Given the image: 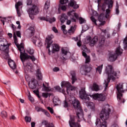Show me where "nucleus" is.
I'll return each instance as SVG.
<instances>
[{"label": "nucleus", "instance_id": "obj_1", "mask_svg": "<svg viewBox=\"0 0 127 127\" xmlns=\"http://www.w3.org/2000/svg\"><path fill=\"white\" fill-rule=\"evenodd\" d=\"M13 38L14 40V43L16 45L19 51L20 52V59H21L23 65H24V62L26 61L27 59H31L33 62V61H35V60H36L35 57L33 56H29L27 54L24 53V47L23 46V44H21L19 45L17 44V38H16L15 34H13Z\"/></svg>", "mask_w": 127, "mask_h": 127}, {"label": "nucleus", "instance_id": "obj_2", "mask_svg": "<svg viewBox=\"0 0 127 127\" xmlns=\"http://www.w3.org/2000/svg\"><path fill=\"white\" fill-rule=\"evenodd\" d=\"M111 112V109H103L100 114V119H97L96 120L95 125L96 127H107L108 124L107 123V120L109 119V115Z\"/></svg>", "mask_w": 127, "mask_h": 127}, {"label": "nucleus", "instance_id": "obj_3", "mask_svg": "<svg viewBox=\"0 0 127 127\" xmlns=\"http://www.w3.org/2000/svg\"><path fill=\"white\" fill-rule=\"evenodd\" d=\"M90 97L93 98L94 100H97L99 102H104L106 100V96L104 94L96 93L91 96L87 94L85 88L81 89L79 91V98L82 100L90 101Z\"/></svg>", "mask_w": 127, "mask_h": 127}, {"label": "nucleus", "instance_id": "obj_4", "mask_svg": "<svg viewBox=\"0 0 127 127\" xmlns=\"http://www.w3.org/2000/svg\"><path fill=\"white\" fill-rule=\"evenodd\" d=\"M105 72L108 76V78L106 80H105L104 82V84L105 85L106 90V89H108V86H109V83H110L111 79H112L113 81H114V80H116V77L119 78L121 74V72L120 71L117 72H115L113 69V66L111 65H108V66L106 67Z\"/></svg>", "mask_w": 127, "mask_h": 127}, {"label": "nucleus", "instance_id": "obj_5", "mask_svg": "<svg viewBox=\"0 0 127 127\" xmlns=\"http://www.w3.org/2000/svg\"><path fill=\"white\" fill-rule=\"evenodd\" d=\"M72 105L75 110L76 118L78 119L77 121L81 122L84 120V122H86V120L84 119V112H83L80 102L78 100L74 99L72 101Z\"/></svg>", "mask_w": 127, "mask_h": 127}, {"label": "nucleus", "instance_id": "obj_6", "mask_svg": "<svg viewBox=\"0 0 127 127\" xmlns=\"http://www.w3.org/2000/svg\"><path fill=\"white\" fill-rule=\"evenodd\" d=\"M123 54V49H121L120 47H118L116 49L115 53H111L109 55V61L114 62L117 60L118 56L121 55Z\"/></svg>", "mask_w": 127, "mask_h": 127}, {"label": "nucleus", "instance_id": "obj_7", "mask_svg": "<svg viewBox=\"0 0 127 127\" xmlns=\"http://www.w3.org/2000/svg\"><path fill=\"white\" fill-rule=\"evenodd\" d=\"M27 11L31 19H34V15H36L39 12V10L37 6L32 5V7L27 10Z\"/></svg>", "mask_w": 127, "mask_h": 127}, {"label": "nucleus", "instance_id": "obj_8", "mask_svg": "<svg viewBox=\"0 0 127 127\" xmlns=\"http://www.w3.org/2000/svg\"><path fill=\"white\" fill-rule=\"evenodd\" d=\"M116 88L118 91L117 98L118 100L121 101V100H122V98H123V94H122V93H124V92H125L124 91V85L123 83H120L118 84Z\"/></svg>", "mask_w": 127, "mask_h": 127}, {"label": "nucleus", "instance_id": "obj_9", "mask_svg": "<svg viewBox=\"0 0 127 127\" xmlns=\"http://www.w3.org/2000/svg\"><path fill=\"white\" fill-rule=\"evenodd\" d=\"M9 46H8L7 43V41L5 39H0V50H4L6 48H8Z\"/></svg>", "mask_w": 127, "mask_h": 127}, {"label": "nucleus", "instance_id": "obj_10", "mask_svg": "<svg viewBox=\"0 0 127 127\" xmlns=\"http://www.w3.org/2000/svg\"><path fill=\"white\" fill-rule=\"evenodd\" d=\"M91 71V67L88 66L87 65L85 64L82 65L80 68V73L81 75H86V73H89Z\"/></svg>", "mask_w": 127, "mask_h": 127}, {"label": "nucleus", "instance_id": "obj_11", "mask_svg": "<svg viewBox=\"0 0 127 127\" xmlns=\"http://www.w3.org/2000/svg\"><path fill=\"white\" fill-rule=\"evenodd\" d=\"M38 84V82L35 78H32L28 83V86L30 89H35Z\"/></svg>", "mask_w": 127, "mask_h": 127}, {"label": "nucleus", "instance_id": "obj_12", "mask_svg": "<svg viewBox=\"0 0 127 127\" xmlns=\"http://www.w3.org/2000/svg\"><path fill=\"white\" fill-rule=\"evenodd\" d=\"M54 38V36L53 35H49L46 39V43L45 44L46 45L47 43V48H50V45L53 43V41H52V39Z\"/></svg>", "mask_w": 127, "mask_h": 127}, {"label": "nucleus", "instance_id": "obj_13", "mask_svg": "<svg viewBox=\"0 0 127 127\" xmlns=\"http://www.w3.org/2000/svg\"><path fill=\"white\" fill-rule=\"evenodd\" d=\"M68 53V51L65 49H62V53L61 54V59L63 60V61H66L67 59H68V57H67V54Z\"/></svg>", "mask_w": 127, "mask_h": 127}, {"label": "nucleus", "instance_id": "obj_14", "mask_svg": "<svg viewBox=\"0 0 127 127\" xmlns=\"http://www.w3.org/2000/svg\"><path fill=\"white\" fill-rule=\"evenodd\" d=\"M69 124L70 127H80V125L78 123H75V120L73 117L70 116Z\"/></svg>", "mask_w": 127, "mask_h": 127}, {"label": "nucleus", "instance_id": "obj_15", "mask_svg": "<svg viewBox=\"0 0 127 127\" xmlns=\"http://www.w3.org/2000/svg\"><path fill=\"white\" fill-rule=\"evenodd\" d=\"M32 42L34 44H35L36 45L37 44V46L39 47L42 46V42H41V41L39 38H37V37H34L32 38Z\"/></svg>", "mask_w": 127, "mask_h": 127}, {"label": "nucleus", "instance_id": "obj_16", "mask_svg": "<svg viewBox=\"0 0 127 127\" xmlns=\"http://www.w3.org/2000/svg\"><path fill=\"white\" fill-rule=\"evenodd\" d=\"M68 5L74 9H77V8H79V5L77 4V2L75 0H70Z\"/></svg>", "mask_w": 127, "mask_h": 127}, {"label": "nucleus", "instance_id": "obj_17", "mask_svg": "<svg viewBox=\"0 0 127 127\" xmlns=\"http://www.w3.org/2000/svg\"><path fill=\"white\" fill-rule=\"evenodd\" d=\"M9 49V48H7L6 49H4V50H1V51H2L3 57L4 59H8L9 57V55H8Z\"/></svg>", "mask_w": 127, "mask_h": 127}, {"label": "nucleus", "instance_id": "obj_18", "mask_svg": "<svg viewBox=\"0 0 127 127\" xmlns=\"http://www.w3.org/2000/svg\"><path fill=\"white\" fill-rule=\"evenodd\" d=\"M20 5H22V2L18 1L15 5V8H16V11H17V14L18 16H21V13H20V12L19 11V10L18 9V7L20 6Z\"/></svg>", "mask_w": 127, "mask_h": 127}, {"label": "nucleus", "instance_id": "obj_19", "mask_svg": "<svg viewBox=\"0 0 127 127\" xmlns=\"http://www.w3.org/2000/svg\"><path fill=\"white\" fill-rule=\"evenodd\" d=\"M8 65L10 68L13 69V70H14L16 68V64H15V63L12 60H9L8 61Z\"/></svg>", "mask_w": 127, "mask_h": 127}, {"label": "nucleus", "instance_id": "obj_20", "mask_svg": "<svg viewBox=\"0 0 127 127\" xmlns=\"http://www.w3.org/2000/svg\"><path fill=\"white\" fill-rule=\"evenodd\" d=\"M70 75L71 76V79L72 80V84H74L77 81V77L76 76V72L74 71H70Z\"/></svg>", "mask_w": 127, "mask_h": 127}, {"label": "nucleus", "instance_id": "obj_21", "mask_svg": "<svg viewBox=\"0 0 127 127\" xmlns=\"http://www.w3.org/2000/svg\"><path fill=\"white\" fill-rule=\"evenodd\" d=\"M42 125L45 126L46 127H54V125L52 123H48V121L46 120H43L42 122Z\"/></svg>", "mask_w": 127, "mask_h": 127}, {"label": "nucleus", "instance_id": "obj_22", "mask_svg": "<svg viewBox=\"0 0 127 127\" xmlns=\"http://www.w3.org/2000/svg\"><path fill=\"white\" fill-rule=\"evenodd\" d=\"M36 76L37 77V79L40 81V80H42V73H41V71H40V69H38L36 71Z\"/></svg>", "mask_w": 127, "mask_h": 127}, {"label": "nucleus", "instance_id": "obj_23", "mask_svg": "<svg viewBox=\"0 0 127 127\" xmlns=\"http://www.w3.org/2000/svg\"><path fill=\"white\" fill-rule=\"evenodd\" d=\"M75 90L76 87L74 86H72L71 85L69 87H67V88L66 89V92L67 93V94L69 95L72 94V92H71V91Z\"/></svg>", "mask_w": 127, "mask_h": 127}, {"label": "nucleus", "instance_id": "obj_24", "mask_svg": "<svg viewBox=\"0 0 127 127\" xmlns=\"http://www.w3.org/2000/svg\"><path fill=\"white\" fill-rule=\"evenodd\" d=\"M53 46V50L52 52L53 53H55V52H57L60 50L59 46L56 44L52 45Z\"/></svg>", "mask_w": 127, "mask_h": 127}, {"label": "nucleus", "instance_id": "obj_25", "mask_svg": "<svg viewBox=\"0 0 127 127\" xmlns=\"http://www.w3.org/2000/svg\"><path fill=\"white\" fill-rule=\"evenodd\" d=\"M28 32L29 33V36H33L35 32V30L34 29V27H31L28 29Z\"/></svg>", "mask_w": 127, "mask_h": 127}, {"label": "nucleus", "instance_id": "obj_26", "mask_svg": "<svg viewBox=\"0 0 127 127\" xmlns=\"http://www.w3.org/2000/svg\"><path fill=\"white\" fill-rule=\"evenodd\" d=\"M104 43H105V36H101L99 38V46H102V45H104Z\"/></svg>", "mask_w": 127, "mask_h": 127}, {"label": "nucleus", "instance_id": "obj_27", "mask_svg": "<svg viewBox=\"0 0 127 127\" xmlns=\"http://www.w3.org/2000/svg\"><path fill=\"white\" fill-rule=\"evenodd\" d=\"M71 86V83H69L67 81H63L61 84V87H65L66 89H68Z\"/></svg>", "mask_w": 127, "mask_h": 127}, {"label": "nucleus", "instance_id": "obj_28", "mask_svg": "<svg viewBox=\"0 0 127 127\" xmlns=\"http://www.w3.org/2000/svg\"><path fill=\"white\" fill-rule=\"evenodd\" d=\"M68 19V16H67V15H66L65 14H62L61 15V22L62 23H64V22H65V20H66V19Z\"/></svg>", "mask_w": 127, "mask_h": 127}, {"label": "nucleus", "instance_id": "obj_29", "mask_svg": "<svg viewBox=\"0 0 127 127\" xmlns=\"http://www.w3.org/2000/svg\"><path fill=\"white\" fill-rule=\"evenodd\" d=\"M75 30H76V28L72 26L68 30L67 33H68L69 35H72V34H74V33H75Z\"/></svg>", "mask_w": 127, "mask_h": 127}, {"label": "nucleus", "instance_id": "obj_30", "mask_svg": "<svg viewBox=\"0 0 127 127\" xmlns=\"http://www.w3.org/2000/svg\"><path fill=\"white\" fill-rule=\"evenodd\" d=\"M77 17L78 15L77 14V13H74L73 15L70 17V20L73 22H76Z\"/></svg>", "mask_w": 127, "mask_h": 127}, {"label": "nucleus", "instance_id": "obj_31", "mask_svg": "<svg viewBox=\"0 0 127 127\" xmlns=\"http://www.w3.org/2000/svg\"><path fill=\"white\" fill-rule=\"evenodd\" d=\"M98 41H99V38H98V37L95 36L91 40V44H92V45H95V44H97Z\"/></svg>", "mask_w": 127, "mask_h": 127}, {"label": "nucleus", "instance_id": "obj_32", "mask_svg": "<svg viewBox=\"0 0 127 127\" xmlns=\"http://www.w3.org/2000/svg\"><path fill=\"white\" fill-rule=\"evenodd\" d=\"M0 116L3 119H6V118H7V112H6V111H3L1 112Z\"/></svg>", "mask_w": 127, "mask_h": 127}, {"label": "nucleus", "instance_id": "obj_33", "mask_svg": "<svg viewBox=\"0 0 127 127\" xmlns=\"http://www.w3.org/2000/svg\"><path fill=\"white\" fill-rule=\"evenodd\" d=\"M50 7V0H48L45 3L44 9H48Z\"/></svg>", "mask_w": 127, "mask_h": 127}, {"label": "nucleus", "instance_id": "obj_34", "mask_svg": "<svg viewBox=\"0 0 127 127\" xmlns=\"http://www.w3.org/2000/svg\"><path fill=\"white\" fill-rule=\"evenodd\" d=\"M26 68H27L28 71H30V72H33V71H34V68L30 65L27 64L26 65Z\"/></svg>", "mask_w": 127, "mask_h": 127}, {"label": "nucleus", "instance_id": "obj_35", "mask_svg": "<svg viewBox=\"0 0 127 127\" xmlns=\"http://www.w3.org/2000/svg\"><path fill=\"white\" fill-rule=\"evenodd\" d=\"M113 4H114V1H113V0L107 1V4H108V8H112V7H113Z\"/></svg>", "mask_w": 127, "mask_h": 127}, {"label": "nucleus", "instance_id": "obj_36", "mask_svg": "<svg viewBox=\"0 0 127 127\" xmlns=\"http://www.w3.org/2000/svg\"><path fill=\"white\" fill-rule=\"evenodd\" d=\"M93 89L94 91H96V92H98V91H99V90H100V88L99 87V85H98L96 83L93 84Z\"/></svg>", "mask_w": 127, "mask_h": 127}, {"label": "nucleus", "instance_id": "obj_37", "mask_svg": "<svg viewBox=\"0 0 127 127\" xmlns=\"http://www.w3.org/2000/svg\"><path fill=\"white\" fill-rule=\"evenodd\" d=\"M55 88L58 92H62V93H63V94H64V93H65V90L63 89L62 90H61V87H60V86H56L55 87Z\"/></svg>", "mask_w": 127, "mask_h": 127}, {"label": "nucleus", "instance_id": "obj_38", "mask_svg": "<svg viewBox=\"0 0 127 127\" xmlns=\"http://www.w3.org/2000/svg\"><path fill=\"white\" fill-rule=\"evenodd\" d=\"M102 32L104 33V35H106V34L107 35V38H110V37H111V35L110 34V33H109V32H107V30H102Z\"/></svg>", "mask_w": 127, "mask_h": 127}, {"label": "nucleus", "instance_id": "obj_39", "mask_svg": "<svg viewBox=\"0 0 127 127\" xmlns=\"http://www.w3.org/2000/svg\"><path fill=\"white\" fill-rule=\"evenodd\" d=\"M103 69V64H101L100 66H98L96 68V71L98 72L99 74L102 73V69Z\"/></svg>", "mask_w": 127, "mask_h": 127}, {"label": "nucleus", "instance_id": "obj_40", "mask_svg": "<svg viewBox=\"0 0 127 127\" xmlns=\"http://www.w3.org/2000/svg\"><path fill=\"white\" fill-rule=\"evenodd\" d=\"M92 38L90 36H88L86 37V38L85 39V43L88 44V43H91V41Z\"/></svg>", "mask_w": 127, "mask_h": 127}, {"label": "nucleus", "instance_id": "obj_41", "mask_svg": "<svg viewBox=\"0 0 127 127\" xmlns=\"http://www.w3.org/2000/svg\"><path fill=\"white\" fill-rule=\"evenodd\" d=\"M42 96L44 98H47L48 97H50L51 96V93H43Z\"/></svg>", "mask_w": 127, "mask_h": 127}, {"label": "nucleus", "instance_id": "obj_42", "mask_svg": "<svg viewBox=\"0 0 127 127\" xmlns=\"http://www.w3.org/2000/svg\"><path fill=\"white\" fill-rule=\"evenodd\" d=\"M89 107L92 111H95V104L93 102L89 103Z\"/></svg>", "mask_w": 127, "mask_h": 127}, {"label": "nucleus", "instance_id": "obj_43", "mask_svg": "<svg viewBox=\"0 0 127 127\" xmlns=\"http://www.w3.org/2000/svg\"><path fill=\"white\" fill-rule=\"evenodd\" d=\"M60 8L63 10V11H65L67 9V5H61L60 6Z\"/></svg>", "mask_w": 127, "mask_h": 127}, {"label": "nucleus", "instance_id": "obj_44", "mask_svg": "<svg viewBox=\"0 0 127 127\" xmlns=\"http://www.w3.org/2000/svg\"><path fill=\"white\" fill-rule=\"evenodd\" d=\"M27 52H28V53H29V54H30V55H33V54H34V50L30 48L28 49Z\"/></svg>", "mask_w": 127, "mask_h": 127}, {"label": "nucleus", "instance_id": "obj_45", "mask_svg": "<svg viewBox=\"0 0 127 127\" xmlns=\"http://www.w3.org/2000/svg\"><path fill=\"white\" fill-rule=\"evenodd\" d=\"M25 121L26 123H30L31 122V117L29 116L25 117Z\"/></svg>", "mask_w": 127, "mask_h": 127}, {"label": "nucleus", "instance_id": "obj_46", "mask_svg": "<svg viewBox=\"0 0 127 127\" xmlns=\"http://www.w3.org/2000/svg\"><path fill=\"white\" fill-rule=\"evenodd\" d=\"M91 20L92 21V22L94 23V24H95V25H97V20L94 17V16H92L90 17Z\"/></svg>", "mask_w": 127, "mask_h": 127}, {"label": "nucleus", "instance_id": "obj_47", "mask_svg": "<svg viewBox=\"0 0 127 127\" xmlns=\"http://www.w3.org/2000/svg\"><path fill=\"white\" fill-rule=\"evenodd\" d=\"M35 110L37 111V112H43L44 111V109L39 107H35Z\"/></svg>", "mask_w": 127, "mask_h": 127}, {"label": "nucleus", "instance_id": "obj_48", "mask_svg": "<svg viewBox=\"0 0 127 127\" xmlns=\"http://www.w3.org/2000/svg\"><path fill=\"white\" fill-rule=\"evenodd\" d=\"M85 22H86V20H85V19L80 17L79 18V23H80V24H83V23H85Z\"/></svg>", "mask_w": 127, "mask_h": 127}, {"label": "nucleus", "instance_id": "obj_49", "mask_svg": "<svg viewBox=\"0 0 127 127\" xmlns=\"http://www.w3.org/2000/svg\"><path fill=\"white\" fill-rule=\"evenodd\" d=\"M69 1V0H60V3L61 4H65Z\"/></svg>", "mask_w": 127, "mask_h": 127}, {"label": "nucleus", "instance_id": "obj_50", "mask_svg": "<svg viewBox=\"0 0 127 127\" xmlns=\"http://www.w3.org/2000/svg\"><path fill=\"white\" fill-rule=\"evenodd\" d=\"M33 93H34V94L37 96L38 98H40V96L39 95V91L38 90H34Z\"/></svg>", "mask_w": 127, "mask_h": 127}, {"label": "nucleus", "instance_id": "obj_51", "mask_svg": "<svg viewBox=\"0 0 127 127\" xmlns=\"http://www.w3.org/2000/svg\"><path fill=\"white\" fill-rule=\"evenodd\" d=\"M85 63H89L91 61V59L90 58V56H88L87 57H85Z\"/></svg>", "mask_w": 127, "mask_h": 127}, {"label": "nucleus", "instance_id": "obj_52", "mask_svg": "<svg viewBox=\"0 0 127 127\" xmlns=\"http://www.w3.org/2000/svg\"><path fill=\"white\" fill-rule=\"evenodd\" d=\"M28 97L29 101H30L31 102H33V101H34V99H33V98H32L30 95V92H29V95Z\"/></svg>", "mask_w": 127, "mask_h": 127}, {"label": "nucleus", "instance_id": "obj_53", "mask_svg": "<svg viewBox=\"0 0 127 127\" xmlns=\"http://www.w3.org/2000/svg\"><path fill=\"white\" fill-rule=\"evenodd\" d=\"M44 91H45V92H50L51 91V89L50 88V87H48L46 86L44 89Z\"/></svg>", "mask_w": 127, "mask_h": 127}, {"label": "nucleus", "instance_id": "obj_54", "mask_svg": "<svg viewBox=\"0 0 127 127\" xmlns=\"http://www.w3.org/2000/svg\"><path fill=\"white\" fill-rule=\"evenodd\" d=\"M64 108H68V102L66 100H64Z\"/></svg>", "mask_w": 127, "mask_h": 127}, {"label": "nucleus", "instance_id": "obj_55", "mask_svg": "<svg viewBox=\"0 0 127 127\" xmlns=\"http://www.w3.org/2000/svg\"><path fill=\"white\" fill-rule=\"evenodd\" d=\"M43 113H44L45 115H46L47 117H50V114H49V112H47V111L44 110Z\"/></svg>", "mask_w": 127, "mask_h": 127}, {"label": "nucleus", "instance_id": "obj_56", "mask_svg": "<svg viewBox=\"0 0 127 127\" xmlns=\"http://www.w3.org/2000/svg\"><path fill=\"white\" fill-rule=\"evenodd\" d=\"M52 30L55 33H58V30L56 27H53L52 28Z\"/></svg>", "mask_w": 127, "mask_h": 127}, {"label": "nucleus", "instance_id": "obj_57", "mask_svg": "<svg viewBox=\"0 0 127 127\" xmlns=\"http://www.w3.org/2000/svg\"><path fill=\"white\" fill-rule=\"evenodd\" d=\"M47 109L49 111H50L51 114H53L54 113V111H53V109L50 107H48Z\"/></svg>", "mask_w": 127, "mask_h": 127}, {"label": "nucleus", "instance_id": "obj_58", "mask_svg": "<svg viewBox=\"0 0 127 127\" xmlns=\"http://www.w3.org/2000/svg\"><path fill=\"white\" fill-rule=\"evenodd\" d=\"M124 44L125 45L126 47H127V37H126L123 42Z\"/></svg>", "mask_w": 127, "mask_h": 127}, {"label": "nucleus", "instance_id": "obj_59", "mask_svg": "<svg viewBox=\"0 0 127 127\" xmlns=\"http://www.w3.org/2000/svg\"><path fill=\"white\" fill-rule=\"evenodd\" d=\"M98 19L99 21H103V20L104 19V17L102 15H100L98 17Z\"/></svg>", "mask_w": 127, "mask_h": 127}, {"label": "nucleus", "instance_id": "obj_60", "mask_svg": "<svg viewBox=\"0 0 127 127\" xmlns=\"http://www.w3.org/2000/svg\"><path fill=\"white\" fill-rule=\"evenodd\" d=\"M31 3H32V0H27V4L28 5H31Z\"/></svg>", "mask_w": 127, "mask_h": 127}, {"label": "nucleus", "instance_id": "obj_61", "mask_svg": "<svg viewBox=\"0 0 127 127\" xmlns=\"http://www.w3.org/2000/svg\"><path fill=\"white\" fill-rule=\"evenodd\" d=\"M53 102H54V104H55V105L58 106V102H59V101L56 100V99H54Z\"/></svg>", "mask_w": 127, "mask_h": 127}, {"label": "nucleus", "instance_id": "obj_62", "mask_svg": "<svg viewBox=\"0 0 127 127\" xmlns=\"http://www.w3.org/2000/svg\"><path fill=\"white\" fill-rule=\"evenodd\" d=\"M56 21V18H55V17L54 18H52L50 19V22H54V21Z\"/></svg>", "mask_w": 127, "mask_h": 127}, {"label": "nucleus", "instance_id": "obj_63", "mask_svg": "<svg viewBox=\"0 0 127 127\" xmlns=\"http://www.w3.org/2000/svg\"><path fill=\"white\" fill-rule=\"evenodd\" d=\"M75 12V10H72L71 11H69V12L67 13V15H68V16H70V15H72V13H73V12Z\"/></svg>", "mask_w": 127, "mask_h": 127}, {"label": "nucleus", "instance_id": "obj_64", "mask_svg": "<svg viewBox=\"0 0 127 127\" xmlns=\"http://www.w3.org/2000/svg\"><path fill=\"white\" fill-rule=\"evenodd\" d=\"M59 67H55L54 68H53L54 72H58V71H59Z\"/></svg>", "mask_w": 127, "mask_h": 127}]
</instances>
